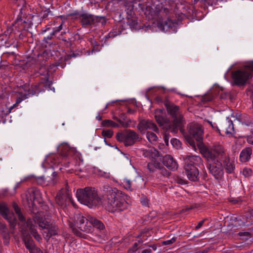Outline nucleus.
I'll return each mask as SVG.
<instances>
[{
	"mask_svg": "<svg viewBox=\"0 0 253 253\" xmlns=\"http://www.w3.org/2000/svg\"><path fill=\"white\" fill-rule=\"evenodd\" d=\"M138 129L142 134H145L146 130H152L155 132H159V129L155 123L149 120H142L137 126Z\"/></svg>",
	"mask_w": 253,
	"mask_h": 253,
	"instance_id": "13",
	"label": "nucleus"
},
{
	"mask_svg": "<svg viewBox=\"0 0 253 253\" xmlns=\"http://www.w3.org/2000/svg\"><path fill=\"white\" fill-rule=\"evenodd\" d=\"M98 174L100 176H102L105 178H108L110 177V173L107 172L102 171L101 170H98Z\"/></svg>",
	"mask_w": 253,
	"mask_h": 253,
	"instance_id": "34",
	"label": "nucleus"
},
{
	"mask_svg": "<svg viewBox=\"0 0 253 253\" xmlns=\"http://www.w3.org/2000/svg\"><path fill=\"white\" fill-rule=\"evenodd\" d=\"M80 18L84 25L90 24L94 20V16L88 13H83Z\"/></svg>",
	"mask_w": 253,
	"mask_h": 253,
	"instance_id": "23",
	"label": "nucleus"
},
{
	"mask_svg": "<svg viewBox=\"0 0 253 253\" xmlns=\"http://www.w3.org/2000/svg\"><path fill=\"white\" fill-rule=\"evenodd\" d=\"M203 223H204V221H200L198 223V225L196 226V229H199L203 225Z\"/></svg>",
	"mask_w": 253,
	"mask_h": 253,
	"instance_id": "41",
	"label": "nucleus"
},
{
	"mask_svg": "<svg viewBox=\"0 0 253 253\" xmlns=\"http://www.w3.org/2000/svg\"><path fill=\"white\" fill-rule=\"evenodd\" d=\"M141 203L143 205L147 206L149 203L148 199L146 197H142L141 198Z\"/></svg>",
	"mask_w": 253,
	"mask_h": 253,
	"instance_id": "36",
	"label": "nucleus"
},
{
	"mask_svg": "<svg viewBox=\"0 0 253 253\" xmlns=\"http://www.w3.org/2000/svg\"><path fill=\"white\" fill-rule=\"evenodd\" d=\"M143 155L149 158L155 160L159 155V152L153 147H149L143 151Z\"/></svg>",
	"mask_w": 253,
	"mask_h": 253,
	"instance_id": "22",
	"label": "nucleus"
},
{
	"mask_svg": "<svg viewBox=\"0 0 253 253\" xmlns=\"http://www.w3.org/2000/svg\"><path fill=\"white\" fill-rule=\"evenodd\" d=\"M36 253H42V251H41V250H40L39 251H38Z\"/></svg>",
	"mask_w": 253,
	"mask_h": 253,
	"instance_id": "50",
	"label": "nucleus"
},
{
	"mask_svg": "<svg viewBox=\"0 0 253 253\" xmlns=\"http://www.w3.org/2000/svg\"><path fill=\"white\" fill-rule=\"evenodd\" d=\"M168 113L173 118V125L169 124V121L165 117V113L163 109H158L155 111V118L160 126L166 130H170L172 132H175L176 129L180 127L183 123V118L179 111L177 106L171 104H166Z\"/></svg>",
	"mask_w": 253,
	"mask_h": 253,
	"instance_id": "3",
	"label": "nucleus"
},
{
	"mask_svg": "<svg viewBox=\"0 0 253 253\" xmlns=\"http://www.w3.org/2000/svg\"><path fill=\"white\" fill-rule=\"evenodd\" d=\"M51 158L49 157H46L44 161L42 164V167L45 168L50 169L53 167L52 165L49 164V162L51 161Z\"/></svg>",
	"mask_w": 253,
	"mask_h": 253,
	"instance_id": "31",
	"label": "nucleus"
},
{
	"mask_svg": "<svg viewBox=\"0 0 253 253\" xmlns=\"http://www.w3.org/2000/svg\"><path fill=\"white\" fill-rule=\"evenodd\" d=\"M36 182L42 186L53 185L55 183V181L53 178L44 176L37 177L36 178Z\"/></svg>",
	"mask_w": 253,
	"mask_h": 253,
	"instance_id": "18",
	"label": "nucleus"
},
{
	"mask_svg": "<svg viewBox=\"0 0 253 253\" xmlns=\"http://www.w3.org/2000/svg\"><path fill=\"white\" fill-rule=\"evenodd\" d=\"M148 8H149L148 7H146L147 11H148Z\"/></svg>",
	"mask_w": 253,
	"mask_h": 253,
	"instance_id": "52",
	"label": "nucleus"
},
{
	"mask_svg": "<svg viewBox=\"0 0 253 253\" xmlns=\"http://www.w3.org/2000/svg\"><path fill=\"white\" fill-rule=\"evenodd\" d=\"M116 101H112V102H109L106 105V107H105V109L107 108V107H108V106H109L110 105L116 102Z\"/></svg>",
	"mask_w": 253,
	"mask_h": 253,
	"instance_id": "45",
	"label": "nucleus"
},
{
	"mask_svg": "<svg viewBox=\"0 0 253 253\" xmlns=\"http://www.w3.org/2000/svg\"><path fill=\"white\" fill-rule=\"evenodd\" d=\"M187 178L191 181H197L198 179L199 171L196 167L185 169Z\"/></svg>",
	"mask_w": 253,
	"mask_h": 253,
	"instance_id": "19",
	"label": "nucleus"
},
{
	"mask_svg": "<svg viewBox=\"0 0 253 253\" xmlns=\"http://www.w3.org/2000/svg\"><path fill=\"white\" fill-rule=\"evenodd\" d=\"M143 181V179L141 177L138 176L136 177V179L134 181L131 182L127 179H124L123 180L122 184L124 187L127 190H131L133 188H138L139 187V185L136 184V182H142Z\"/></svg>",
	"mask_w": 253,
	"mask_h": 253,
	"instance_id": "16",
	"label": "nucleus"
},
{
	"mask_svg": "<svg viewBox=\"0 0 253 253\" xmlns=\"http://www.w3.org/2000/svg\"><path fill=\"white\" fill-rule=\"evenodd\" d=\"M62 28V24H61L59 27L55 28L54 30L53 31V34H55L56 33L59 32L60 30H61Z\"/></svg>",
	"mask_w": 253,
	"mask_h": 253,
	"instance_id": "38",
	"label": "nucleus"
},
{
	"mask_svg": "<svg viewBox=\"0 0 253 253\" xmlns=\"http://www.w3.org/2000/svg\"><path fill=\"white\" fill-rule=\"evenodd\" d=\"M169 136L168 134L165 133V136H164V140H165V142L166 145H167V146L169 145Z\"/></svg>",
	"mask_w": 253,
	"mask_h": 253,
	"instance_id": "39",
	"label": "nucleus"
},
{
	"mask_svg": "<svg viewBox=\"0 0 253 253\" xmlns=\"http://www.w3.org/2000/svg\"><path fill=\"white\" fill-rule=\"evenodd\" d=\"M76 196L80 203L89 208L96 207L101 203V199L98 197L94 189L91 188L78 189Z\"/></svg>",
	"mask_w": 253,
	"mask_h": 253,
	"instance_id": "5",
	"label": "nucleus"
},
{
	"mask_svg": "<svg viewBox=\"0 0 253 253\" xmlns=\"http://www.w3.org/2000/svg\"><path fill=\"white\" fill-rule=\"evenodd\" d=\"M108 207L112 212L125 210L130 202V198L120 191H113L108 198Z\"/></svg>",
	"mask_w": 253,
	"mask_h": 253,
	"instance_id": "6",
	"label": "nucleus"
},
{
	"mask_svg": "<svg viewBox=\"0 0 253 253\" xmlns=\"http://www.w3.org/2000/svg\"><path fill=\"white\" fill-rule=\"evenodd\" d=\"M102 124L104 127H119L120 126L118 124L109 120L103 121Z\"/></svg>",
	"mask_w": 253,
	"mask_h": 253,
	"instance_id": "28",
	"label": "nucleus"
},
{
	"mask_svg": "<svg viewBox=\"0 0 253 253\" xmlns=\"http://www.w3.org/2000/svg\"><path fill=\"white\" fill-rule=\"evenodd\" d=\"M242 173L245 177H248L251 175L252 171L250 169L245 168L243 169Z\"/></svg>",
	"mask_w": 253,
	"mask_h": 253,
	"instance_id": "33",
	"label": "nucleus"
},
{
	"mask_svg": "<svg viewBox=\"0 0 253 253\" xmlns=\"http://www.w3.org/2000/svg\"><path fill=\"white\" fill-rule=\"evenodd\" d=\"M116 138L118 141L123 142L126 146H129L133 144L138 139L139 136L134 131L126 130L118 133Z\"/></svg>",
	"mask_w": 253,
	"mask_h": 253,
	"instance_id": "9",
	"label": "nucleus"
},
{
	"mask_svg": "<svg viewBox=\"0 0 253 253\" xmlns=\"http://www.w3.org/2000/svg\"><path fill=\"white\" fill-rule=\"evenodd\" d=\"M27 98V95L25 94H19V96L18 97L16 103L13 105L12 107L10 108V111H11V109L14 107H15L18 104H19L21 101L24 100Z\"/></svg>",
	"mask_w": 253,
	"mask_h": 253,
	"instance_id": "29",
	"label": "nucleus"
},
{
	"mask_svg": "<svg viewBox=\"0 0 253 253\" xmlns=\"http://www.w3.org/2000/svg\"><path fill=\"white\" fill-rule=\"evenodd\" d=\"M113 134V131L112 130H103L102 132V135L105 137L111 138Z\"/></svg>",
	"mask_w": 253,
	"mask_h": 253,
	"instance_id": "32",
	"label": "nucleus"
},
{
	"mask_svg": "<svg viewBox=\"0 0 253 253\" xmlns=\"http://www.w3.org/2000/svg\"><path fill=\"white\" fill-rule=\"evenodd\" d=\"M4 242L6 243V244H7L9 242V236L8 234H6L4 237Z\"/></svg>",
	"mask_w": 253,
	"mask_h": 253,
	"instance_id": "40",
	"label": "nucleus"
},
{
	"mask_svg": "<svg viewBox=\"0 0 253 253\" xmlns=\"http://www.w3.org/2000/svg\"><path fill=\"white\" fill-rule=\"evenodd\" d=\"M96 118L98 121H100L102 119V117H101V115H100V114H99L97 116H96Z\"/></svg>",
	"mask_w": 253,
	"mask_h": 253,
	"instance_id": "44",
	"label": "nucleus"
},
{
	"mask_svg": "<svg viewBox=\"0 0 253 253\" xmlns=\"http://www.w3.org/2000/svg\"><path fill=\"white\" fill-rule=\"evenodd\" d=\"M143 253H149V252L147 250H144L143 251Z\"/></svg>",
	"mask_w": 253,
	"mask_h": 253,
	"instance_id": "48",
	"label": "nucleus"
},
{
	"mask_svg": "<svg viewBox=\"0 0 253 253\" xmlns=\"http://www.w3.org/2000/svg\"><path fill=\"white\" fill-rule=\"evenodd\" d=\"M5 225L1 223H0V228L1 229H5Z\"/></svg>",
	"mask_w": 253,
	"mask_h": 253,
	"instance_id": "43",
	"label": "nucleus"
},
{
	"mask_svg": "<svg viewBox=\"0 0 253 253\" xmlns=\"http://www.w3.org/2000/svg\"><path fill=\"white\" fill-rule=\"evenodd\" d=\"M211 125V126L212 127H214L213 125L212 124L211 122H208Z\"/></svg>",
	"mask_w": 253,
	"mask_h": 253,
	"instance_id": "49",
	"label": "nucleus"
},
{
	"mask_svg": "<svg viewBox=\"0 0 253 253\" xmlns=\"http://www.w3.org/2000/svg\"><path fill=\"white\" fill-rule=\"evenodd\" d=\"M69 222L73 231L78 236L80 235L81 233L76 229V227H78L81 231L86 232H91L93 226L96 227L100 230L103 229L104 227L103 223L91 216H88L86 218L78 214L70 218Z\"/></svg>",
	"mask_w": 253,
	"mask_h": 253,
	"instance_id": "4",
	"label": "nucleus"
},
{
	"mask_svg": "<svg viewBox=\"0 0 253 253\" xmlns=\"http://www.w3.org/2000/svg\"><path fill=\"white\" fill-rule=\"evenodd\" d=\"M171 144L175 149H179L181 148V143L180 141L176 138H172L170 140Z\"/></svg>",
	"mask_w": 253,
	"mask_h": 253,
	"instance_id": "30",
	"label": "nucleus"
},
{
	"mask_svg": "<svg viewBox=\"0 0 253 253\" xmlns=\"http://www.w3.org/2000/svg\"><path fill=\"white\" fill-rule=\"evenodd\" d=\"M163 162L164 165L170 169L174 170L177 169V162L169 155L165 156L163 159Z\"/></svg>",
	"mask_w": 253,
	"mask_h": 253,
	"instance_id": "15",
	"label": "nucleus"
},
{
	"mask_svg": "<svg viewBox=\"0 0 253 253\" xmlns=\"http://www.w3.org/2000/svg\"><path fill=\"white\" fill-rule=\"evenodd\" d=\"M188 134L185 136L186 141L196 150V145L193 139L197 142L198 147L202 155L209 162V169L215 178L220 177L223 174V167L219 161L222 158L224 151L221 145H215L212 147H207L201 143L204 130L202 126L196 123H192L188 126Z\"/></svg>",
	"mask_w": 253,
	"mask_h": 253,
	"instance_id": "1",
	"label": "nucleus"
},
{
	"mask_svg": "<svg viewBox=\"0 0 253 253\" xmlns=\"http://www.w3.org/2000/svg\"><path fill=\"white\" fill-rule=\"evenodd\" d=\"M247 141L249 144L253 145V133L248 136Z\"/></svg>",
	"mask_w": 253,
	"mask_h": 253,
	"instance_id": "37",
	"label": "nucleus"
},
{
	"mask_svg": "<svg viewBox=\"0 0 253 253\" xmlns=\"http://www.w3.org/2000/svg\"><path fill=\"white\" fill-rule=\"evenodd\" d=\"M50 218L48 216H45L43 213L39 212L35 216L34 224L37 223L40 228L47 230L46 236L50 237L51 236L57 234V227L50 223Z\"/></svg>",
	"mask_w": 253,
	"mask_h": 253,
	"instance_id": "8",
	"label": "nucleus"
},
{
	"mask_svg": "<svg viewBox=\"0 0 253 253\" xmlns=\"http://www.w3.org/2000/svg\"><path fill=\"white\" fill-rule=\"evenodd\" d=\"M26 198L27 204L30 208L35 205V201L41 203L42 201L40 191L34 188L29 189L27 192Z\"/></svg>",
	"mask_w": 253,
	"mask_h": 253,
	"instance_id": "10",
	"label": "nucleus"
},
{
	"mask_svg": "<svg viewBox=\"0 0 253 253\" xmlns=\"http://www.w3.org/2000/svg\"><path fill=\"white\" fill-rule=\"evenodd\" d=\"M97 51L98 50H97V49H95V47L94 46L92 51V52H94V51Z\"/></svg>",
	"mask_w": 253,
	"mask_h": 253,
	"instance_id": "47",
	"label": "nucleus"
},
{
	"mask_svg": "<svg viewBox=\"0 0 253 253\" xmlns=\"http://www.w3.org/2000/svg\"><path fill=\"white\" fill-rule=\"evenodd\" d=\"M156 14V11H154V10H150V12H149L148 13H147V11L145 12V14H146V15L150 14V15H151V16H153V15H155V14Z\"/></svg>",
	"mask_w": 253,
	"mask_h": 253,
	"instance_id": "42",
	"label": "nucleus"
},
{
	"mask_svg": "<svg viewBox=\"0 0 253 253\" xmlns=\"http://www.w3.org/2000/svg\"><path fill=\"white\" fill-rule=\"evenodd\" d=\"M183 159L184 161V168L188 169L189 168L203 165L201 158L199 156L186 155L183 156Z\"/></svg>",
	"mask_w": 253,
	"mask_h": 253,
	"instance_id": "12",
	"label": "nucleus"
},
{
	"mask_svg": "<svg viewBox=\"0 0 253 253\" xmlns=\"http://www.w3.org/2000/svg\"><path fill=\"white\" fill-rule=\"evenodd\" d=\"M223 127L225 129L226 134H232L234 130L232 121L227 118L226 121L223 123Z\"/></svg>",
	"mask_w": 253,
	"mask_h": 253,
	"instance_id": "24",
	"label": "nucleus"
},
{
	"mask_svg": "<svg viewBox=\"0 0 253 253\" xmlns=\"http://www.w3.org/2000/svg\"><path fill=\"white\" fill-rule=\"evenodd\" d=\"M225 170L228 173H232L235 169V162L232 159L225 158L223 161Z\"/></svg>",
	"mask_w": 253,
	"mask_h": 253,
	"instance_id": "20",
	"label": "nucleus"
},
{
	"mask_svg": "<svg viewBox=\"0 0 253 253\" xmlns=\"http://www.w3.org/2000/svg\"><path fill=\"white\" fill-rule=\"evenodd\" d=\"M148 169L151 171L155 170V169L159 168L160 167V163L158 161H152L148 164Z\"/></svg>",
	"mask_w": 253,
	"mask_h": 253,
	"instance_id": "27",
	"label": "nucleus"
},
{
	"mask_svg": "<svg viewBox=\"0 0 253 253\" xmlns=\"http://www.w3.org/2000/svg\"><path fill=\"white\" fill-rule=\"evenodd\" d=\"M13 207L18 217L19 220L21 222L20 224L22 226L21 231L26 247L30 253H36L40 249L35 247L33 240L28 235L29 233L30 232L36 240L39 242L41 241V237L38 234L35 228V225L34 224L33 222L30 219H29L26 222L25 221L24 217L21 213L20 209L15 203L13 204Z\"/></svg>",
	"mask_w": 253,
	"mask_h": 253,
	"instance_id": "2",
	"label": "nucleus"
},
{
	"mask_svg": "<svg viewBox=\"0 0 253 253\" xmlns=\"http://www.w3.org/2000/svg\"><path fill=\"white\" fill-rule=\"evenodd\" d=\"M175 241V238H172L170 240H166L163 242L164 245H170L173 244Z\"/></svg>",
	"mask_w": 253,
	"mask_h": 253,
	"instance_id": "35",
	"label": "nucleus"
},
{
	"mask_svg": "<svg viewBox=\"0 0 253 253\" xmlns=\"http://www.w3.org/2000/svg\"><path fill=\"white\" fill-rule=\"evenodd\" d=\"M0 214L8 220L11 226H15L16 224L15 215L9 211L5 203H0Z\"/></svg>",
	"mask_w": 253,
	"mask_h": 253,
	"instance_id": "11",
	"label": "nucleus"
},
{
	"mask_svg": "<svg viewBox=\"0 0 253 253\" xmlns=\"http://www.w3.org/2000/svg\"><path fill=\"white\" fill-rule=\"evenodd\" d=\"M252 150L250 148H246L240 153V159L242 162H246L251 159Z\"/></svg>",
	"mask_w": 253,
	"mask_h": 253,
	"instance_id": "21",
	"label": "nucleus"
},
{
	"mask_svg": "<svg viewBox=\"0 0 253 253\" xmlns=\"http://www.w3.org/2000/svg\"><path fill=\"white\" fill-rule=\"evenodd\" d=\"M253 72V61L247 62L245 65L233 72L232 78L236 84H245L252 78Z\"/></svg>",
	"mask_w": 253,
	"mask_h": 253,
	"instance_id": "7",
	"label": "nucleus"
},
{
	"mask_svg": "<svg viewBox=\"0 0 253 253\" xmlns=\"http://www.w3.org/2000/svg\"><path fill=\"white\" fill-rule=\"evenodd\" d=\"M52 177H54L56 175V173L55 172H52Z\"/></svg>",
	"mask_w": 253,
	"mask_h": 253,
	"instance_id": "46",
	"label": "nucleus"
},
{
	"mask_svg": "<svg viewBox=\"0 0 253 253\" xmlns=\"http://www.w3.org/2000/svg\"><path fill=\"white\" fill-rule=\"evenodd\" d=\"M46 39L48 40H50L51 39V37L49 36H48V37H47Z\"/></svg>",
	"mask_w": 253,
	"mask_h": 253,
	"instance_id": "51",
	"label": "nucleus"
},
{
	"mask_svg": "<svg viewBox=\"0 0 253 253\" xmlns=\"http://www.w3.org/2000/svg\"><path fill=\"white\" fill-rule=\"evenodd\" d=\"M172 24V22L170 20H168L164 22L160 21L157 23H154L153 26H157L158 29L156 30V31L159 30L164 32H168L171 27Z\"/></svg>",
	"mask_w": 253,
	"mask_h": 253,
	"instance_id": "17",
	"label": "nucleus"
},
{
	"mask_svg": "<svg viewBox=\"0 0 253 253\" xmlns=\"http://www.w3.org/2000/svg\"><path fill=\"white\" fill-rule=\"evenodd\" d=\"M156 132L148 131L146 133V137L147 140L152 144H155L157 142L158 137Z\"/></svg>",
	"mask_w": 253,
	"mask_h": 253,
	"instance_id": "25",
	"label": "nucleus"
},
{
	"mask_svg": "<svg viewBox=\"0 0 253 253\" xmlns=\"http://www.w3.org/2000/svg\"><path fill=\"white\" fill-rule=\"evenodd\" d=\"M72 197L70 192L66 190H61L57 195L55 200L59 205H64L67 201H71Z\"/></svg>",
	"mask_w": 253,
	"mask_h": 253,
	"instance_id": "14",
	"label": "nucleus"
},
{
	"mask_svg": "<svg viewBox=\"0 0 253 253\" xmlns=\"http://www.w3.org/2000/svg\"><path fill=\"white\" fill-rule=\"evenodd\" d=\"M70 148L68 145L66 143H63L60 144L57 147L58 151L62 155H64L66 152L69 150Z\"/></svg>",
	"mask_w": 253,
	"mask_h": 253,
	"instance_id": "26",
	"label": "nucleus"
}]
</instances>
